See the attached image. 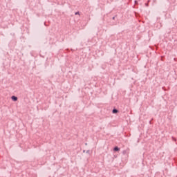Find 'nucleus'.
Returning <instances> with one entry per match:
<instances>
[{
  "mask_svg": "<svg viewBox=\"0 0 177 177\" xmlns=\"http://www.w3.org/2000/svg\"><path fill=\"white\" fill-rule=\"evenodd\" d=\"M12 100H13V102H17V97L13 95L11 97Z\"/></svg>",
  "mask_w": 177,
  "mask_h": 177,
  "instance_id": "f257e3e1",
  "label": "nucleus"
},
{
  "mask_svg": "<svg viewBox=\"0 0 177 177\" xmlns=\"http://www.w3.org/2000/svg\"><path fill=\"white\" fill-rule=\"evenodd\" d=\"M120 150V148H118V147H115L114 148V151H118Z\"/></svg>",
  "mask_w": 177,
  "mask_h": 177,
  "instance_id": "f03ea898",
  "label": "nucleus"
},
{
  "mask_svg": "<svg viewBox=\"0 0 177 177\" xmlns=\"http://www.w3.org/2000/svg\"><path fill=\"white\" fill-rule=\"evenodd\" d=\"M113 114H115V113H118V110H117V109H113Z\"/></svg>",
  "mask_w": 177,
  "mask_h": 177,
  "instance_id": "7ed1b4c3",
  "label": "nucleus"
},
{
  "mask_svg": "<svg viewBox=\"0 0 177 177\" xmlns=\"http://www.w3.org/2000/svg\"><path fill=\"white\" fill-rule=\"evenodd\" d=\"M75 15H80V12H75Z\"/></svg>",
  "mask_w": 177,
  "mask_h": 177,
  "instance_id": "20e7f679",
  "label": "nucleus"
}]
</instances>
